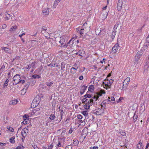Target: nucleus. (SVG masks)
Returning a JSON list of instances; mask_svg holds the SVG:
<instances>
[{
	"label": "nucleus",
	"instance_id": "32",
	"mask_svg": "<svg viewBox=\"0 0 149 149\" xmlns=\"http://www.w3.org/2000/svg\"><path fill=\"white\" fill-rule=\"evenodd\" d=\"M138 115H136L135 113H134V116L133 117V119L134 120V123H135L137 119L138 118Z\"/></svg>",
	"mask_w": 149,
	"mask_h": 149
},
{
	"label": "nucleus",
	"instance_id": "15",
	"mask_svg": "<svg viewBox=\"0 0 149 149\" xmlns=\"http://www.w3.org/2000/svg\"><path fill=\"white\" fill-rule=\"evenodd\" d=\"M5 15L6 17L4 18L5 21L8 20L12 19V15H11L8 14L7 12H6V13L5 14Z\"/></svg>",
	"mask_w": 149,
	"mask_h": 149
},
{
	"label": "nucleus",
	"instance_id": "20",
	"mask_svg": "<svg viewBox=\"0 0 149 149\" xmlns=\"http://www.w3.org/2000/svg\"><path fill=\"white\" fill-rule=\"evenodd\" d=\"M85 54V52L83 50H79L78 52L76 53V54L79 56H83Z\"/></svg>",
	"mask_w": 149,
	"mask_h": 149
},
{
	"label": "nucleus",
	"instance_id": "61",
	"mask_svg": "<svg viewBox=\"0 0 149 149\" xmlns=\"http://www.w3.org/2000/svg\"><path fill=\"white\" fill-rule=\"evenodd\" d=\"M53 147V146L52 145H51L48 146V149H52Z\"/></svg>",
	"mask_w": 149,
	"mask_h": 149
},
{
	"label": "nucleus",
	"instance_id": "16",
	"mask_svg": "<svg viewBox=\"0 0 149 149\" xmlns=\"http://www.w3.org/2000/svg\"><path fill=\"white\" fill-rule=\"evenodd\" d=\"M49 10L48 8H45L42 10V13L43 15H48L49 14Z\"/></svg>",
	"mask_w": 149,
	"mask_h": 149
},
{
	"label": "nucleus",
	"instance_id": "48",
	"mask_svg": "<svg viewBox=\"0 0 149 149\" xmlns=\"http://www.w3.org/2000/svg\"><path fill=\"white\" fill-rule=\"evenodd\" d=\"M57 148V147H61V142L59 141H58V143L56 145Z\"/></svg>",
	"mask_w": 149,
	"mask_h": 149
},
{
	"label": "nucleus",
	"instance_id": "40",
	"mask_svg": "<svg viewBox=\"0 0 149 149\" xmlns=\"http://www.w3.org/2000/svg\"><path fill=\"white\" fill-rule=\"evenodd\" d=\"M84 97L85 98H91V95L86 94L84 96Z\"/></svg>",
	"mask_w": 149,
	"mask_h": 149
},
{
	"label": "nucleus",
	"instance_id": "35",
	"mask_svg": "<svg viewBox=\"0 0 149 149\" xmlns=\"http://www.w3.org/2000/svg\"><path fill=\"white\" fill-rule=\"evenodd\" d=\"M9 81V79H7L3 84L4 88H5V87H6L8 86V83Z\"/></svg>",
	"mask_w": 149,
	"mask_h": 149
},
{
	"label": "nucleus",
	"instance_id": "38",
	"mask_svg": "<svg viewBox=\"0 0 149 149\" xmlns=\"http://www.w3.org/2000/svg\"><path fill=\"white\" fill-rule=\"evenodd\" d=\"M7 128L9 130V131L12 132H14L13 129L10 126H8L7 127Z\"/></svg>",
	"mask_w": 149,
	"mask_h": 149
},
{
	"label": "nucleus",
	"instance_id": "59",
	"mask_svg": "<svg viewBox=\"0 0 149 149\" xmlns=\"http://www.w3.org/2000/svg\"><path fill=\"white\" fill-rule=\"evenodd\" d=\"M42 29L45 31H46L47 30L46 27L43 26L42 27Z\"/></svg>",
	"mask_w": 149,
	"mask_h": 149
},
{
	"label": "nucleus",
	"instance_id": "33",
	"mask_svg": "<svg viewBox=\"0 0 149 149\" xmlns=\"http://www.w3.org/2000/svg\"><path fill=\"white\" fill-rule=\"evenodd\" d=\"M59 42L61 44V45H62L65 42V40L64 39L62 38L59 41Z\"/></svg>",
	"mask_w": 149,
	"mask_h": 149
},
{
	"label": "nucleus",
	"instance_id": "11",
	"mask_svg": "<svg viewBox=\"0 0 149 149\" xmlns=\"http://www.w3.org/2000/svg\"><path fill=\"white\" fill-rule=\"evenodd\" d=\"M1 48L2 50H3L6 53L8 54H11V50L7 47H1Z\"/></svg>",
	"mask_w": 149,
	"mask_h": 149
},
{
	"label": "nucleus",
	"instance_id": "43",
	"mask_svg": "<svg viewBox=\"0 0 149 149\" xmlns=\"http://www.w3.org/2000/svg\"><path fill=\"white\" fill-rule=\"evenodd\" d=\"M120 134L123 136H125L126 135V133L123 131H120Z\"/></svg>",
	"mask_w": 149,
	"mask_h": 149
},
{
	"label": "nucleus",
	"instance_id": "60",
	"mask_svg": "<svg viewBox=\"0 0 149 149\" xmlns=\"http://www.w3.org/2000/svg\"><path fill=\"white\" fill-rule=\"evenodd\" d=\"M88 100L86 98H84L82 100V102H87Z\"/></svg>",
	"mask_w": 149,
	"mask_h": 149
},
{
	"label": "nucleus",
	"instance_id": "29",
	"mask_svg": "<svg viewBox=\"0 0 149 149\" xmlns=\"http://www.w3.org/2000/svg\"><path fill=\"white\" fill-rule=\"evenodd\" d=\"M46 85L48 86H52V84H53V81H47L45 83Z\"/></svg>",
	"mask_w": 149,
	"mask_h": 149
},
{
	"label": "nucleus",
	"instance_id": "55",
	"mask_svg": "<svg viewBox=\"0 0 149 149\" xmlns=\"http://www.w3.org/2000/svg\"><path fill=\"white\" fill-rule=\"evenodd\" d=\"M73 131V130L71 128L69 131L68 133L69 134H71Z\"/></svg>",
	"mask_w": 149,
	"mask_h": 149
},
{
	"label": "nucleus",
	"instance_id": "31",
	"mask_svg": "<svg viewBox=\"0 0 149 149\" xmlns=\"http://www.w3.org/2000/svg\"><path fill=\"white\" fill-rule=\"evenodd\" d=\"M15 137L14 136H13L11 138H10L9 139L10 142L12 143H15Z\"/></svg>",
	"mask_w": 149,
	"mask_h": 149
},
{
	"label": "nucleus",
	"instance_id": "7",
	"mask_svg": "<svg viewBox=\"0 0 149 149\" xmlns=\"http://www.w3.org/2000/svg\"><path fill=\"white\" fill-rule=\"evenodd\" d=\"M73 38H72L67 43L65 44L63 46V47L66 48L68 46V45L70 44V47H72L74 44L73 40H72Z\"/></svg>",
	"mask_w": 149,
	"mask_h": 149
},
{
	"label": "nucleus",
	"instance_id": "12",
	"mask_svg": "<svg viewBox=\"0 0 149 149\" xmlns=\"http://www.w3.org/2000/svg\"><path fill=\"white\" fill-rule=\"evenodd\" d=\"M110 102V100H106L103 101L101 104V106L102 107L105 108L106 107V104L108 102Z\"/></svg>",
	"mask_w": 149,
	"mask_h": 149
},
{
	"label": "nucleus",
	"instance_id": "21",
	"mask_svg": "<svg viewBox=\"0 0 149 149\" xmlns=\"http://www.w3.org/2000/svg\"><path fill=\"white\" fill-rule=\"evenodd\" d=\"M55 111H54V114H51L50 115V116L49 117V119H50L51 120H54L56 118V117L55 116Z\"/></svg>",
	"mask_w": 149,
	"mask_h": 149
},
{
	"label": "nucleus",
	"instance_id": "6",
	"mask_svg": "<svg viewBox=\"0 0 149 149\" xmlns=\"http://www.w3.org/2000/svg\"><path fill=\"white\" fill-rule=\"evenodd\" d=\"M28 130L26 128H24L23 129L21 132V134L22 136L24 138L26 136L27 133L28 132Z\"/></svg>",
	"mask_w": 149,
	"mask_h": 149
},
{
	"label": "nucleus",
	"instance_id": "57",
	"mask_svg": "<svg viewBox=\"0 0 149 149\" xmlns=\"http://www.w3.org/2000/svg\"><path fill=\"white\" fill-rule=\"evenodd\" d=\"M92 149H98V147L97 146H94L92 148L90 147L91 149H92Z\"/></svg>",
	"mask_w": 149,
	"mask_h": 149
},
{
	"label": "nucleus",
	"instance_id": "22",
	"mask_svg": "<svg viewBox=\"0 0 149 149\" xmlns=\"http://www.w3.org/2000/svg\"><path fill=\"white\" fill-rule=\"evenodd\" d=\"M87 23L86 22H85L83 25V27H84V28L83 29H81L79 31V33H80V34H81V35H83V34H84V26H85L86 25H87Z\"/></svg>",
	"mask_w": 149,
	"mask_h": 149
},
{
	"label": "nucleus",
	"instance_id": "42",
	"mask_svg": "<svg viewBox=\"0 0 149 149\" xmlns=\"http://www.w3.org/2000/svg\"><path fill=\"white\" fill-rule=\"evenodd\" d=\"M148 47H147L146 46H145L144 45H143V51L144 52H146V51H147V50H148Z\"/></svg>",
	"mask_w": 149,
	"mask_h": 149
},
{
	"label": "nucleus",
	"instance_id": "18",
	"mask_svg": "<svg viewBox=\"0 0 149 149\" xmlns=\"http://www.w3.org/2000/svg\"><path fill=\"white\" fill-rule=\"evenodd\" d=\"M90 99L91 101H93V103H94L99 98V96H97V95H94Z\"/></svg>",
	"mask_w": 149,
	"mask_h": 149
},
{
	"label": "nucleus",
	"instance_id": "27",
	"mask_svg": "<svg viewBox=\"0 0 149 149\" xmlns=\"http://www.w3.org/2000/svg\"><path fill=\"white\" fill-rule=\"evenodd\" d=\"M73 145L74 146H77L79 144V142L78 140L74 139L73 140Z\"/></svg>",
	"mask_w": 149,
	"mask_h": 149
},
{
	"label": "nucleus",
	"instance_id": "50",
	"mask_svg": "<svg viewBox=\"0 0 149 149\" xmlns=\"http://www.w3.org/2000/svg\"><path fill=\"white\" fill-rule=\"evenodd\" d=\"M39 110H40V109H39V110L38 109L37 110H36V109H34L32 110V112H31L32 114V112H33V113H36V112L37 111H38Z\"/></svg>",
	"mask_w": 149,
	"mask_h": 149
},
{
	"label": "nucleus",
	"instance_id": "10",
	"mask_svg": "<svg viewBox=\"0 0 149 149\" xmlns=\"http://www.w3.org/2000/svg\"><path fill=\"white\" fill-rule=\"evenodd\" d=\"M105 93L106 92L104 90L101 89L96 93V95L97 96H99V97L100 96H102L103 94H105Z\"/></svg>",
	"mask_w": 149,
	"mask_h": 149
},
{
	"label": "nucleus",
	"instance_id": "49",
	"mask_svg": "<svg viewBox=\"0 0 149 149\" xmlns=\"http://www.w3.org/2000/svg\"><path fill=\"white\" fill-rule=\"evenodd\" d=\"M25 81L24 80H19V83H22V84H23L25 82Z\"/></svg>",
	"mask_w": 149,
	"mask_h": 149
},
{
	"label": "nucleus",
	"instance_id": "62",
	"mask_svg": "<svg viewBox=\"0 0 149 149\" xmlns=\"http://www.w3.org/2000/svg\"><path fill=\"white\" fill-rule=\"evenodd\" d=\"M83 77L82 76H80L79 77V79L80 80H83Z\"/></svg>",
	"mask_w": 149,
	"mask_h": 149
},
{
	"label": "nucleus",
	"instance_id": "4",
	"mask_svg": "<svg viewBox=\"0 0 149 149\" xmlns=\"http://www.w3.org/2000/svg\"><path fill=\"white\" fill-rule=\"evenodd\" d=\"M20 77L18 74H16L13 77V79L14 82L13 83V85H15L19 84V81L20 80Z\"/></svg>",
	"mask_w": 149,
	"mask_h": 149
},
{
	"label": "nucleus",
	"instance_id": "13",
	"mask_svg": "<svg viewBox=\"0 0 149 149\" xmlns=\"http://www.w3.org/2000/svg\"><path fill=\"white\" fill-rule=\"evenodd\" d=\"M87 87V86H85L84 85L83 86L81 87L80 92L81 95L84 93L85 91L86 90Z\"/></svg>",
	"mask_w": 149,
	"mask_h": 149
},
{
	"label": "nucleus",
	"instance_id": "34",
	"mask_svg": "<svg viewBox=\"0 0 149 149\" xmlns=\"http://www.w3.org/2000/svg\"><path fill=\"white\" fill-rule=\"evenodd\" d=\"M142 144L141 141H140L139 142L138 144L137 145V147L139 149H140L141 148Z\"/></svg>",
	"mask_w": 149,
	"mask_h": 149
},
{
	"label": "nucleus",
	"instance_id": "54",
	"mask_svg": "<svg viewBox=\"0 0 149 149\" xmlns=\"http://www.w3.org/2000/svg\"><path fill=\"white\" fill-rule=\"evenodd\" d=\"M139 63H139H135L134 64V65H135V67L136 68H138L139 66V64L138 65V64Z\"/></svg>",
	"mask_w": 149,
	"mask_h": 149
},
{
	"label": "nucleus",
	"instance_id": "46",
	"mask_svg": "<svg viewBox=\"0 0 149 149\" xmlns=\"http://www.w3.org/2000/svg\"><path fill=\"white\" fill-rule=\"evenodd\" d=\"M57 5H58L57 3H56L54 2V4H53V6L52 7V8L54 9V8H55L57 6Z\"/></svg>",
	"mask_w": 149,
	"mask_h": 149
},
{
	"label": "nucleus",
	"instance_id": "23",
	"mask_svg": "<svg viewBox=\"0 0 149 149\" xmlns=\"http://www.w3.org/2000/svg\"><path fill=\"white\" fill-rule=\"evenodd\" d=\"M17 102L18 101L17 100H13L10 102V104L14 105L16 104Z\"/></svg>",
	"mask_w": 149,
	"mask_h": 149
},
{
	"label": "nucleus",
	"instance_id": "63",
	"mask_svg": "<svg viewBox=\"0 0 149 149\" xmlns=\"http://www.w3.org/2000/svg\"><path fill=\"white\" fill-rule=\"evenodd\" d=\"M111 100H110V101H114L115 100V98H114V97H111Z\"/></svg>",
	"mask_w": 149,
	"mask_h": 149
},
{
	"label": "nucleus",
	"instance_id": "30",
	"mask_svg": "<svg viewBox=\"0 0 149 149\" xmlns=\"http://www.w3.org/2000/svg\"><path fill=\"white\" fill-rule=\"evenodd\" d=\"M32 77L34 79H39L41 77V76L35 74L32 75Z\"/></svg>",
	"mask_w": 149,
	"mask_h": 149
},
{
	"label": "nucleus",
	"instance_id": "41",
	"mask_svg": "<svg viewBox=\"0 0 149 149\" xmlns=\"http://www.w3.org/2000/svg\"><path fill=\"white\" fill-rule=\"evenodd\" d=\"M24 147L22 146H19L16 148V149H24Z\"/></svg>",
	"mask_w": 149,
	"mask_h": 149
},
{
	"label": "nucleus",
	"instance_id": "53",
	"mask_svg": "<svg viewBox=\"0 0 149 149\" xmlns=\"http://www.w3.org/2000/svg\"><path fill=\"white\" fill-rule=\"evenodd\" d=\"M137 85L134 84L132 86V88L136 89L137 87Z\"/></svg>",
	"mask_w": 149,
	"mask_h": 149
},
{
	"label": "nucleus",
	"instance_id": "24",
	"mask_svg": "<svg viewBox=\"0 0 149 149\" xmlns=\"http://www.w3.org/2000/svg\"><path fill=\"white\" fill-rule=\"evenodd\" d=\"M108 13H105L104 14L103 13L102 14V20H104L107 18L108 16Z\"/></svg>",
	"mask_w": 149,
	"mask_h": 149
},
{
	"label": "nucleus",
	"instance_id": "36",
	"mask_svg": "<svg viewBox=\"0 0 149 149\" xmlns=\"http://www.w3.org/2000/svg\"><path fill=\"white\" fill-rule=\"evenodd\" d=\"M82 113L85 116H87L88 115V113L87 111H82Z\"/></svg>",
	"mask_w": 149,
	"mask_h": 149
},
{
	"label": "nucleus",
	"instance_id": "9",
	"mask_svg": "<svg viewBox=\"0 0 149 149\" xmlns=\"http://www.w3.org/2000/svg\"><path fill=\"white\" fill-rule=\"evenodd\" d=\"M119 47L120 46H119L118 43L116 44L112 48V50L113 52L114 53H116Z\"/></svg>",
	"mask_w": 149,
	"mask_h": 149
},
{
	"label": "nucleus",
	"instance_id": "19",
	"mask_svg": "<svg viewBox=\"0 0 149 149\" xmlns=\"http://www.w3.org/2000/svg\"><path fill=\"white\" fill-rule=\"evenodd\" d=\"M141 57L140 56L138 55V54H136L135 57V59L134 61L135 62H134V64L135 63H139L138 61L139 60Z\"/></svg>",
	"mask_w": 149,
	"mask_h": 149
},
{
	"label": "nucleus",
	"instance_id": "17",
	"mask_svg": "<svg viewBox=\"0 0 149 149\" xmlns=\"http://www.w3.org/2000/svg\"><path fill=\"white\" fill-rule=\"evenodd\" d=\"M78 68H75L74 67H72L70 70V73L72 74H73L76 73L77 70Z\"/></svg>",
	"mask_w": 149,
	"mask_h": 149
},
{
	"label": "nucleus",
	"instance_id": "47",
	"mask_svg": "<svg viewBox=\"0 0 149 149\" xmlns=\"http://www.w3.org/2000/svg\"><path fill=\"white\" fill-rule=\"evenodd\" d=\"M31 67V65H30L29 64V65H27L26 66V68L28 70H29L30 69Z\"/></svg>",
	"mask_w": 149,
	"mask_h": 149
},
{
	"label": "nucleus",
	"instance_id": "52",
	"mask_svg": "<svg viewBox=\"0 0 149 149\" xmlns=\"http://www.w3.org/2000/svg\"><path fill=\"white\" fill-rule=\"evenodd\" d=\"M105 61H106V59L104 58L102 60V61H100V63L102 64L103 63H105Z\"/></svg>",
	"mask_w": 149,
	"mask_h": 149
},
{
	"label": "nucleus",
	"instance_id": "37",
	"mask_svg": "<svg viewBox=\"0 0 149 149\" xmlns=\"http://www.w3.org/2000/svg\"><path fill=\"white\" fill-rule=\"evenodd\" d=\"M119 24H116L114 26L113 28V31H116V30L118 28V26Z\"/></svg>",
	"mask_w": 149,
	"mask_h": 149
},
{
	"label": "nucleus",
	"instance_id": "64",
	"mask_svg": "<svg viewBox=\"0 0 149 149\" xmlns=\"http://www.w3.org/2000/svg\"><path fill=\"white\" fill-rule=\"evenodd\" d=\"M149 143L148 142L147 143V145H146V149L148 148V147H149Z\"/></svg>",
	"mask_w": 149,
	"mask_h": 149
},
{
	"label": "nucleus",
	"instance_id": "2",
	"mask_svg": "<svg viewBox=\"0 0 149 149\" xmlns=\"http://www.w3.org/2000/svg\"><path fill=\"white\" fill-rule=\"evenodd\" d=\"M113 81L111 79L109 80L108 79L105 80L103 82V84L104 85V86L109 88L113 83Z\"/></svg>",
	"mask_w": 149,
	"mask_h": 149
},
{
	"label": "nucleus",
	"instance_id": "45",
	"mask_svg": "<svg viewBox=\"0 0 149 149\" xmlns=\"http://www.w3.org/2000/svg\"><path fill=\"white\" fill-rule=\"evenodd\" d=\"M77 118L79 119H81L83 118V116L80 114H79L77 115Z\"/></svg>",
	"mask_w": 149,
	"mask_h": 149
},
{
	"label": "nucleus",
	"instance_id": "14",
	"mask_svg": "<svg viewBox=\"0 0 149 149\" xmlns=\"http://www.w3.org/2000/svg\"><path fill=\"white\" fill-rule=\"evenodd\" d=\"M130 81V77H127L126 79L123 82V86L125 85L127 86L129 83ZM124 88V87L123 86V88Z\"/></svg>",
	"mask_w": 149,
	"mask_h": 149
},
{
	"label": "nucleus",
	"instance_id": "44",
	"mask_svg": "<svg viewBox=\"0 0 149 149\" xmlns=\"http://www.w3.org/2000/svg\"><path fill=\"white\" fill-rule=\"evenodd\" d=\"M48 65L49 66H52L53 67H57L58 66V65H56V66H55V64H53L52 63H51L49 65Z\"/></svg>",
	"mask_w": 149,
	"mask_h": 149
},
{
	"label": "nucleus",
	"instance_id": "39",
	"mask_svg": "<svg viewBox=\"0 0 149 149\" xmlns=\"http://www.w3.org/2000/svg\"><path fill=\"white\" fill-rule=\"evenodd\" d=\"M143 52H142V50H141L140 51L138 52L136 54H138L139 56V55L140 56V57H141L142 54H143Z\"/></svg>",
	"mask_w": 149,
	"mask_h": 149
},
{
	"label": "nucleus",
	"instance_id": "56",
	"mask_svg": "<svg viewBox=\"0 0 149 149\" xmlns=\"http://www.w3.org/2000/svg\"><path fill=\"white\" fill-rule=\"evenodd\" d=\"M125 9H123L122 11H121V14L122 15H123L124 14V13L125 12Z\"/></svg>",
	"mask_w": 149,
	"mask_h": 149
},
{
	"label": "nucleus",
	"instance_id": "1",
	"mask_svg": "<svg viewBox=\"0 0 149 149\" xmlns=\"http://www.w3.org/2000/svg\"><path fill=\"white\" fill-rule=\"evenodd\" d=\"M40 102V97L39 96H36L33 100L31 104V107L32 108H34L38 106Z\"/></svg>",
	"mask_w": 149,
	"mask_h": 149
},
{
	"label": "nucleus",
	"instance_id": "51",
	"mask_svg": "<svg viewBox=\"0 0 149 149\" xmlns=\"http://www.w3.org/2000/svg\"><path fill=\"white\" fill-rule=\"evenodd\" d=\"M7 26L6 24H4L2 25V28L3 29H4Z\"/></svg>",
	"mask_w": 149,
	"mask_h": 149
},
{
	"label": "nucleus",
	"instance_id": "25",
	"mask_svg": "<svg viewBox=\"0 0 149 149\" xmlns=\"http://www.w3.org/2000/svg\"><path fill=\"white\" fill-rule=\"evenodd\" d=\"M36 63V62L34 61L33 62H32L30 64V65H31V67L32 69V72L33 71V70H34L36 68V67H35V65Z\"/></svg>",
	"mask_w": 149,
	"mask_h": 149
},
{
	"label": "nucleus",
	"instance_id": "5",
	"mask_svg": "<svg viewBox=\"0 0 149 149\" xmlns=\"http://www.w3.org/2000/svg\"><path fill=\"white\" fill-rule=\"evenodd\" d=\"M104 110L103 109H99L95 110V113L97 115H102L103 113Z\"/></svg>",
	"mask_w": 149,
	"mask_h": 149
},
{
	"label": "nucleus",
	"instance_id": "3",
	"mask_svg": "<svg viewBox=\"0 0 149 149\" xmlns=\"http://www.w3.org/2000/svg\"><path fill=\"white\" fill-rule=\"evenodd\" d=\"M94 103L93 101H91L90 99L88 100V101L84 106V108L86 109H88L90 108V107Z\"/></svg>",
	"mask_w": 149,
	"mask_h": 149
},
{
	"label": "nucleus",
	"instance_id": "26",
	"mask_svg": "<svg viewBox=\"0 0 149 149\" xmlns=\"http://www.w3.org/2000/svg\"><path fill=\"white\" fill-rule=\"evenodd\" d=\"M17 28V26H12L10 29V32H13L15 31Z\"/></svg>",
	"mask_w": 149,
	"mask_h": 149
},
{
	"label": "nucleus",
	"instance_id": "28",
	"mask_svg": "<svg viewBox=\"0 0 149 149\" xmlns=\"http://www.w3.org/2000/svg\"><path fill=\"white\" fill-rule=\"evenodd\" d=\"M116 31H113L111 33V38L112 40H113L115 38V36L116 35Z\"/></svg>",
	"mask_w": 149,
	"mask_h": 149
},
{
	"label": "nucleus",
	"instance_id": "8",
	"mask_svg": "<svg viewBox=\"0 0 149 149\" xmlns=\"http://www.w3.org/2000/svg\"><path fill=\"white\" fill-rule=\"evenodd\" d=\"M123 4L122 0H118L117 3V8L118 11H120Z\"/></svg>",
	"mask_w": 149,
	"mask_h": 149
},
{
	"label": "nucleus",
	"instance_id": "58",
	"mask_svg": "<svg viewBox=\"0 0 149 149\" xmlns=\"http://www.w3.org/2000/svg\"><path fill=\"white\" fill-rule=\"evenodd\" d=\"M94 87H93V86H89L88 88V90L89 91V90L92 89V90H93Z\"/></svg>",
	"mask_w": 149,
	"mask_h": 149
}]
</instances>
